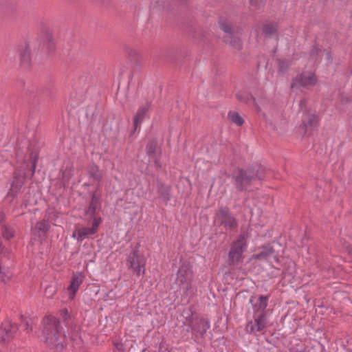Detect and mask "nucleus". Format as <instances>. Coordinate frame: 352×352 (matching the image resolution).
<instances>
[{"label": "nucleus", "mask_w": 352, "mask_h": 352, "mask_svg": "<svg viewBox=\"0 0 352 352\" xmlns=\"http://www.w3.org/2000/svg\"><path fill=\"white\" fill-rule=\"evenodd\" d=\"M56 293V288L53 285L47 286L45 289V296L47 298H51Z\"/></svg>", "instance_id": "nucleus-26"}, {"label": "nucleus", "mask_w": 352, "mask_h": 352, "mask_svg": "<svg viewBox=\"0 0 352 352\" xmlns=\"http://www.w3.org/2000/svg\"><path fill=\"white\" fill-rule=\"evenodd\" d=\"M268 297L261 296L258 299V302L254 305L255 314H259L265 313V309L267 306Z\"/></svg>", "instance_id": "nucleus-17"}, {"label": "nucleus", "mask_w": 352, "mask_h": 352, "mask_svg": "<svg viewBox=\"0 0 352 352\" xmlns=\"http://www.w3.org/2000/svg\"><path fill=\"white\" fill-rule=\"evenodd\" d=\"M152 146H153V144L151 145V148H148V153H151L153 151L151 150V148H152Z\"/></svg>", "instance_id": "nucleus-30"}, {"label": "nucleus", "mask_w": 352, "mask_h": 352, "mask_svg": "<svg viewBox=\"0 0 352 352\" xmlns=\"http://www.w3.org/2000/svg\"><path fill=\"white\" fill-rule=\"evenodd\" d=\"M89 173L91 176L97 180L100 179L102 177L101 172L98 170V167L95 166L90 167Z\"/></svg>", "instance_id": "nucleus-24"}, {"label": "nucleus", "mask_w": 352, "mask_h": 352, "mask_svg": "<svg viewBox=\"0 0 352 352\" xmlns=\"http://www.w3.org/2000/svg\"><path fill=\"white\" fill-rule=\"evenodd\" d=\"M220 28L225 32L228 33V35L232 34V28L230 23L227 21H221L219 22Z\"/></svg>", "instance_id": "nucleus-23"}, {"label": "nucleus", "mask_w": 352, "mask_h": 352, "mask_svg": "<svg viewBox=\"0 0 352 352\" xmlns=\"http://www.w3.org/2000/svg\"><path fill=\"white\" fill-rule=\"evenodd\" d=\"M100 218L94 219L92 226L91 228L82 227L76 229L73 234V236L76 238L78 241H82L89 235L95 234L98 230V226L101 223Z\"/></svg>", "instance_id": "nucleus-7"}, {"label": "nucleus", "mask_w": 352, "mask_h": 352, "mask_svg": "<svg viewBox=\"0 0 352 352\" xmlns=\"http://www.w3.org/2000/svg\"><path fill=\"white\" fill-rule=\"evenodd\" d=\"M146 258L138 250H134L127 257L126 267L136 276H139L145 272Z\"/></svg>", "instance_id": "nucleus-4"}, {"label": "nucleus", "mask_w": 352, "mask_h": 352, "mask_svg": "<svg viewBox=\"0 0 352 352\" xmlns=\"http://www.w3.org/2000/svg\"><path fill=\"white\" fill-rule=\"evenodd\" d=\"M99 205V199L96 196V195H93L91 197V201L90 206L87 210V213L90 215H94L96 212V210Z\"/></svg>", "instance_id": "nucleus-19"}, {"label": "nucleus", "mask_w": 352, "mask_h": 352, "mask_svg": "<svg viewBox=\"0 0 352 352\" xmlns=\"http://www.w3.org/2000/svg\"><path fill=\"white\" fill-rule=\"evenodd\" d=\"M319 57L322 61H324L326 65L331 63L332 56L331 53L327 50H320L318 52Z\"/></svg>", "instance_id": "nucleus-21"}, {"label": "nucleus", "mask_w": 352, "mask_h": 352, "mask_svg": "<svg viewBox=\"0 0 352 352\" xmlns=\"http://www.w3.org/2000/svg\"><path fill=\"white\" fill-rule=\"evenodd\" d=\"M23 48H24L23 49L24 52H21V56L24 60H28L30 58V47L28 45H25L23 47Z\"/></svg>", "instance_id": "nucleus-27"}, {"label": "nucleus", "mask_w": 352, "mask_h": 352, "mask_svg": "<svg viewBox=\"0 0 352 352\" xmlns=\"http://www.w3.org/2000/svg\"><path fill=\"white\" fill-rule=\"evenodd\" d=\"M247 248V238L241 234L231 245L228 254V261L231 265L239 263L243 258V253Z\"/></svg>", "instance_id": "nucleus-3"}, {"label": "nucleus", "mask_w": 352, "mask_h": 352, "mask_svg": "<svg viewBox=\"0 0 352 352\" xmlns=\"http://www.w3.org/2000/svg\"><path fill=\"white\" fill-rule=\"evenodd\" d=\"M16 324L11 322L10 320H5L2 322L0 328V334L3 341H8L12 338L17 331Z\"/></svg>", "instance_id": "nucleus-10"}, {"label": "nucleus", "mask_w": 352, "mask_h": 352, "mask_svg": "<svg viewBox=\"0 0 352 352\" xmlns=\"http://www.w3.org/2000/svg\"><path fill=\"white\" fill-rule=\"evenodd\" d=\"M12 276L11 270L5 266L0 265V280L1 282L8 283Z\"/></svg>", "instance_id": "nucleus-18"}, {"label": "nucleus", "mask_w": 352, "mask_h": 352, "mask_svg": "<svg viewBox=\"0 0 352 352\" xmlns=\"http://www.w3.org/2000/svg\"><path fill=\"white\" fill-rule=\"evenodd\" d=\"M250 3H251L252 5H254L253 0H250Z\"/></svg>", "instance_id": "nucleus-33"}, {"label": "nucleus", "mask_w": 352, "mask_h": 352, "mask_svg": "<svg viewBox=\"0 0 352 352\" xmlns=\"http://www.w3.org/2000/svg\"><path fill=\"white\" fill-rule=\"evenodd\" d=\"M215 223L223 225L226 230H230L236 226L235 219L231 216L227 208L220 209L215 217Z\"/></svg>", "instance_id": "nucleus-6"}, {"label": "nucleus", "mask_w": 352, "mask_h": 352, "mask_svg": "<svg viewBox=\"0 0 352 352\" xmlns=\"http://www.w3.org/2000/svg\"><path fill=\"white\" fill-rule=\"evenodd\" d=\"M263 32L267 35L273 34L276 32V27L273 24L265 25L263 28Z\"/></svg>", "instance_id": "nucleus-25"}, {"label": "nucleus", "mask_w": 352, "mask_h": 352, "mask_svg": "<svg viewBox=\"0 0 352 352\" xmlns=\"http://www.w3.org/2000/svg\"><path fill=\"white\" fill-rule=\"evenodd\" d=\"M274 260H275L276 261H278V258H277V257H276V256H274Z\"/></svg>", "instance_id": "nucleus-32"}, {"label": "nucleus", "mask_w": 352, "mask_h": 352, "mask_svg": "<svg viewBox=\"0 0 352 352\" xmlns=\"http://www.w3.org/2000/svg\"><path fill=\"white\" fill-rule=\"evenodd\" d=\"M3 236L6 239H10L14 236V232L12 229L5 227L3 230Z\"/></svg>", "instance_id": "nucleus-28"}, {"label": "nucleus", "mask_w": 352, "mask_h": 352, "mask_svg": "<svg viewBox=\"0 0 352 352\" xmlns=\"http://www.w3.org/2000/svg\"><path fill=\"white\" fill-rule=\"evenodd\" d=\"M243 93H238L236 94V98L242 101V102H248L249 99H250V96L248 95L246 96V97H244L243 96Z\"/></svg>", "instance_id": "nucleus-29"}, {"label": "nucleus", "mask_w": 352, "mask_h": 352, "mask_svg": "<svg viewBox=\"0 0 352 352\" xmlns=\"http://www.w3.org/2000/svg\"><path fill=\"white\" fill-rule=\"evenodd\" d=\"M209 327L210 324L206 320L200 319L192 324V331L195 333L203 335L206 332Z\"/></svg>", "instance_id": "nucleus-15"}, {"label": "nucleus", "mask_w": 352, "mask_h": 352, "mask_svg": "<svg viewBox=\"0 0 352 352\" xmlns=\"http://www.w3.org/2000/svg\"><path fill=\"white\" fill-rule=\"evenodd\" d=\"M48 229L49 224L45 221L38 222L34 227V231L41 232L43 234L46 233Z\"/></svg>", "instance_id": "nucleus-22"}, {"label": "nucleus", "mask_w": 352, "mask_h": 352, "mask_svg": "<svg viewBox=\"0 0 352 352\" xmlns=\"http://www.w3.org/2000/svg\"><path fill=\"white\" fill-rule=\"evenodd\" d=\"M62 312L64 313V314H65V315L67 314V309L63 310Z\"/></svg>", "instance_id": "nucleus-31"}, {"label": "nucleus", "mask_w": 352, "mask_h": 352, "mask_svg": "<svg viewBox=\"0 0 352 352\" xmlns=\"http://www.w3.org/2000/svg\"><path fill=\"white\" fill-rule=\"evenodd\" d=\"M234 177L236 180L237 188L243 190L250 182L252 177L248 175L246 171L238 170L235 172Z\"/></svg>", "instance_id": "nucleus-11"}, {"label": "nucleus", "mask_w": 352, "mask_h": 352, "mask_svg": "<svg viewBox=\"0 0 352 352\" xmlns=\"http://www.w3.org/2000/svg\"><path fill=\"white\" fill-rule=\"evenodd\" d=\"M257 250L258 253L253 254L252 256V259L265 261L270 256L274 255V250L270 245L258 248Z\"/></svg>", "instance_id": "nucleus-13"}, {"label": "nucleus", "mask_w": 352, "mask_h": 352, "mask_svg": "<svg viewBox=\"0 0 352 352\" xmlns=\"http://www.w3.org/2000/svg\"><path fill=\"white\" fill-rule=\"evenodd\" d=\"M254 322L250 321L248 322L245 330L248 333L260 331L263 330L266 325L265 313L256 314H254Z\"/></svg>", "instance_id": "nucleus-8"}, {"label": "nucleus", "mask_w": 352, "mask_h": 352, "mask_svg": "<svg viewBox=\"0 0 352 352\" xmlns=\"http://www.w3.org/2000/svg\"><path fill=\"white\" fill-rule=\"evenodd\" d=\"M43 323L45 342L49 346L62 349L65 337L60 331L58 321L54 317H47L44 319Z\"/></svg>", "instance_id": "nucleus-1"}, {"label": "nucleus", "mask_w": 352, "mask_h": 352, "mask_svg": "<svg viewBox=\"0 0 352 352\" xmlns=\"http://www.w3.org/2000/svg\"><path fill=\"white\" fill-rule=\"evenodd\" d=\"M149 108L150 104L148 103H146L144 105L140 107V109H138L133 120V125L135 130H136L138 126L142 122L144 118H145L148 111Z\"/></svg>", "instance_id": "nucleus-14"}, {"label": "nucleus", "mask_w": 352, "mask_h": 352, "mask_svg": "<svg viewBox=\"0 0 352 352\" xmlns=\"http://www.w3.org/2000/svg\"><path fill=\"white\" fill-rule=\"evenodd\" d=\"M193 273L190 264L184 263L181 265L177 274L176 283L183 291L184 295L194 294L192 287Z\"/></svg>", "instance_id": "nucleus-2"}, {"label": "nucleus", "mask_w": 352, "mask_h": 352, "mask_svg": "<svg viewBox=\"0 0 352 352\" xmlns=\"http://www.w3.org/2000/svg\"><path fill=\"white\" fill-rule=\"evenodd\" d=\"M224 41L231 45L234 49L239 50L242 48V41L238 36L234 35H226L224 37Z\"/></svg>", "instance_id": "nucleus-16"}, {"label": "nucleus", "mask_w": 352, "mask_h": 352, "mask_svg": "<svg viewBox=\"0 0 352 352\" xmlns=\"http://www.w3.org/2000/svg\"><path fill=\"white\" fill-rule=\"evenodd\" d=\"M84 278L85 276L82 273L79 272L73 273L70 285L67 288L69 298L73 299L74 298L76 293L78 290L80 285L82 283Z\"/></svg>", "instance_id": "nucleus-9"}, {"label": "nucleus", "mask_w": 352, "mask_h": 352, "mask_svg": "<svg viewBox=\"0 0 352 352\" xmlns=\"http://www.w3.org/2000/svg\"><path fill=\"white\" fill-rule=\"evenodd\" d=\"M228 117L233 123L238 126H241L243 124V118L237 112H230Z\"/></svg>", "instance_id": "nucleus-20"}, {"label": "nucleus", "mask_w": 352, "mask_h": 352, "mask_svg": "<svg viewBox=\"0 0 352 352\" xmlns=\"http://www.w3.org/2000/svg\"><path fill=\"white\" fill-rule=\"evenodd\" d=\"M317 78L314 73L311 72H305L294 79L292 83V88L294 89L296 86H301L304 87H314L317 83Z\"/></svg>", "instance_id": "nucleus-5"}, {"label": "nucleus", "mask_w": 352, "mask_h": 352, "mask_svg": "<svg viewBox=\"0 0 352 352\" xmlns=\"http://www.w3.org/2000/svg\"><path fill=\"white\" fill-rule=\"evenodd\" d=\"M318 123L317 116L314 114H305L302 118V129H304V133H307L311 131Z\"/></svg>", "instance_id": "nucleus-12"}]
</instances>
